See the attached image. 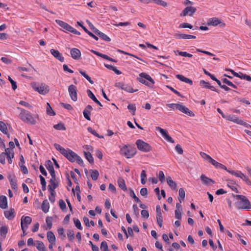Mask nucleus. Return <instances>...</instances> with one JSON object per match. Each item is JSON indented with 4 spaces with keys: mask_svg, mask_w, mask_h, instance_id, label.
<instances>
[{
    "mask_svg": "<svg viewBox=\"0 0 251 251\" xmlns=\"http://www.w3.org/2000/svg\"><path fill=\"white\" fill-rule=\"evenodd\" d=\"M91 51L94 53L95 54L99 56H100L104 59H105L106 60H108L109 59V57L108 56H107V55H105V54H102V53H101L98 51H97L96 50H91Z\"/></svg>",
    "mask_w": 251,
    "mask_h": 251,
    "instance_id": "47",
    "label": "nucleus"
},
{
    "mask_svg": "<svg viewBox=\"0 0 251 251\" xmlns=\"http://www.w3.org/2000/svg\"><path fill=\"white\" fill-rule=\"evenodd\" d=\"M36 248L40 251H46L45 246H44L43 243L41 241H37Z\"/></svg>",
    "mask_w": 251,
    "mask_h": 251,
    "instance_id": "43",
    "label": "nucleus"
},
{
    "mask_svg": "<svg viewBox=\"0 0 251 251\" xmlns=\"http://www.w3.org/2000/svg\"><path fill=\"white\" fill-rule=\"evenodd\" d=\"M19 116L23 121L27 124L31 125H35L36 124V121L34 118L30 114V113L26 110H22Z\"/></svg>",
    "mask_w": 251,
    "mask_h": 251,
    "instance_id": "3",
    "label": "nucleus"
},
{
    "mask_svg": "<svg viewBox=\"0 0 251 251\" xmlns=\"http://www.w3.org/2000/svg\"><path fill=\"white\" fill-rule=\"evenodd\" d=\"M176 77L181 80V81L184 82L185 83H188L190 85H192L193 83V81L192 80L188 78H187L181 75H176Z\"/></svg>",
    "mask_w": 251,
    "mask_h": 251,
    "instance_id": "24",
    "label": "nucleus"
},
{
    "mask_svg": "<svg viewBox=\"0 0 251 251\" xmlns=\"http://www.w3.org/2000/svg\"><path fill=\"white\" fill-rule=\"evenodd\" d=\"M121 152L126 158H130L136 154V151L135 149H129L126 145H125L121 149Z\"/></svg>",
    "mask_w": 251,
    "mask_h": 251,
    "instance_id": "6",
    "label": "nucleus"
},
{
    "mask_svg": "<svg viewBox=\"0 0 251 251\" xmlns=\"http://www.w3.org/2000/svg\"><path fill=\"white\" fill-rule=\"evenodd\" d=\"M68 92L71 100L74 101H77V96L76 87L73 84L70 85L68 87Z\"/></svg>",
    "mask_w": 251,
    "mask_h": 251,
    "instance_id": "9",
    "label": "nucleus"
},
{
    "mask_svg": "<svg viewBox=\"0 0 251 251\" xmlns=\"http://www.w3.org/2000/svg\"><path fill=\"white\" fill-rule=\"evenodd\" d=\"M67 236L70 241H73L75 239V233L73 230L69 229L67 231Z\"/></svg>",
    "mask_w": 251,
    "mask_h": 251,
    "instance_id": "37",
    "label": "nucleus"
},
{
    "mask_svg": "<svg viewBox=\"0 0 251 251\" xmlns=\"http://www.w3.org/2000/svg\"><path fill=\"white\" fill-rule=\"evenodd\" d=\"M151 2H153L163 7H167L168 6L167 3L162 0H144V3L145 4H148Z\"/></svg>",
    "mask_w": 251,
    "mask_h": 251,
    "instance_id": "17",
    "label": "nucleus"
},
{
    "mask_svg": "<svg viewBox=\"0 0 251 251\" xmlns=\"http://www.w3.org/2000/svg\"><path fill=\"white\" fill-rule=\"evenodd\" d=\"M234 182L233 180H228L227 186L233 191L238 193L237 188L234 185Z\"/></svg>",
    "mask_w": 251,
    "mask_h": 251,
    "instance_id": "40",
    "label": "nucleus"
},
{
    "mask_svg": "<svg viewBox=\"0 0 251 251\" xmlns=\"http://www.w3.org/2000/svg\"><path fill=\"white\" fill-rule=\"evenodd\" d=\"M200 84L201 86L205 88H208L209 86V83L203 80L200 81Z\"/></svg>",
    "mask_w": 251,
    "mask_h": 251,
    "instance_id": "64",
    "label": "nucleus"
},
{
    "mask_svg": "<svg viewBox=\"0 0 251 251\" xmlns=\"http://www.w3.org/2000/svg\"><path fill=\"white\" fill-rule=\"evenodd\" d=\"M45 166L48 169V170L49 171L50 176L51 175H55V171L54 169V167L52 164V163L51 161L50 160H47L46 162Z\"/></svg>",
    "mask_w": 251,
    "mask_h": 251,
    "instance_id": "19",
    "label": "nucleus"
},
{
    "mask_svg": "<svg viewBox=\"0 0 251 251\" xmlns=\"http://www.w3.org/2000/svg\"><path fill=\"white\" fill-rule=\"evenodd\" d=\"M156 220L158 226L161 227L162 226L163 218L162 215L156 216Z\"/></svg>",
    "mask_w": 251,
    "mask_h": 251,
    "instance_id": "60",
    "label": "nucleus"
},
{
    "mask_svg": "<svg viewBox=\"0 0 251 251\" xmlns=\"http://www.w3.org/2000/svg\"><path fill=\"white\" fill-rule=\"evenodd\" d=\"M7 233V228L6 226H2L0 228V233L1 236H4V238L5 237L6 233Z\"/></svg>",
    "mask_w": 251,
    "mask_h": 251,
    "instance_id": "57",
    "label": "nucleus"
},
{
    "mask_svg": "<svg viewBox=\"0 0 251 251\" xmlns=\"http://www.w3.org/2000/svg\"><path fill=\"white\" fill-rule=\"evenodd\" d=\"M51 178L50 180V185H48L49 191H54L55 189L57 187L58 185V182L56 181V176L51 175Z\"/></svg>",
    "mask_w": 251,
    "mask_h": 251,
    "instance_id": "12",
    "label": "nucleus"
},
{
    "mask_svg": "<svg viewBox=\"0 0 251 251\" xmlns=\"http://www.w3.org/2000/svg\"><path fill=\"white\" fill-rule=\"evenodd\" d=\"M32 88L34 90L42 95H45L49 92V86L44 83H42L40 86L34 85L32 86Z\"/></svg>",
    "mask_w": 251,
    "mask_h": 251,
    "instance_id": "8",
    "label": "nucleus"
},
{
    "mask_svg": "<svg viewBox=\"0 0 251 251\" xmlns=\"http://www.w3.org/2000/svg\"><path fill=\"white\" fill-rule=\"evenodd\" d=\"M51 54L57 59L61 62L64 61V58L62 56V54L57 50L54 49H51L50 50Z\"/></svg>",
    "mask_w": 251,
    "mask_h": 251,
    "instance_id": "15",
    "label": "nucleus"
},
{
    "mask_svg": "<svg viewBox=\"0 0 251 251\" xmlns=\"http://www.w3.org/2000/svg\"><path fill=\"white\" fill-rule=\"evenodd\" d=\"M140 77L137 80L141 83L145 84L150 88H152L154 81L151 76L146 73H141L139 74Z\"/></svg>",
    "mask_w": 251,
    "mask_h": 251,
    "instance_id": "2",
    "label": "nucleus"
},
{
    "mask_svg": "<svg viewBox=\"0 0 251 251\" xmlns=\"http://www.w3.org/2000/svg\"><path fill=\"white\" fill-rule=\"evenodd\" d=\"M32 222V219L29 216H22L21 219V224L28 225Z\"/></svg>",
    "mask_w": 251,
    "mask_h": 251,
    "instance_id": "32",
    "label": "nucleus"
},
{
    "mask_svg": "<svg viewBox=\"0 0 251 251\" xmlns=\"http://www.w3.org/2000/svg\"><path fill=\"white\" fill-rule=\"evenodd\" d=\"M201 179L202 181V183L205 185H209L211 184H214L215 183L214 180L210 178L207 177L204 175H201Z\"/></svg>",
    "mask_w": 251,
    "mask_h": 251,
    "instance_id": "20",
    "label": "nucleus"
},
{
    "mask_svg": "<svg viewBox=\"0 0 251 251\" xmlns=\"http://www.w3.org/2000/svg\"><path fill=\"white\" fill-rule=\"evenodd\" d=\"M79 73L83 75L91 84H93L94 81L91 79V77L82 70L79 71Z\"/></svg>",
    "mask_w": 251,
    "mask_h": 251,
    "instance_id": "45",
    "label": "nucleus"
},
{
    "mask_svg": "<svg viewBox=\"0 0 251 251\" xmlns=\"http://www.w3.org/2000/svg\"><path fill=\"white\" fill-rule=\"evenodd\" d=\"M185 196V192L183 188H181L179 189V198L178 201L180 203L182 202V200H183Z\"/></svg>",
    "mask_w": 251,
    "mask_h": 251,
    "instance_id": "38",
    "label": "nucleus"
},
{
    "mask_svg": "<svg viewBox=\"0 0 251 251\" xmlns=\"http://www.w3.org/2000/svg\"><path fill=\"white\" fill-rule=\"evenodd\" d=\"M53 127L56 130H66V127L64 126V125L61 123H60L58 124L54 125Z\"/></svg>",
    "mask_w": 251,
    "mask_h": 251,
    "instance_id": "41",
    "label": "nucleus"
},
{
    "mask_svg": "<svg viewBox=\"0 0 251 251\" xmlns=\"http://www.w3.org/2000/svg\"><path fill=\"white\" fill-rule=\"evenodd\" d=\"M84 155L90 163L92 164L94 163V158L90 152L84 151Z\"/></svg>",
    "mask_w": 251,
    "mask_h": 251,
    "instance_id": "35",
    "label": "nucleus"
},
{
    "mask_svg": "<svg viewBox=\"0 0 251 251\" xmlns=\"http://www.w3.org/2000/svg\"><path fill=\"white\" fill-rule=\"evenodd\" d=\"M224 118L227 120L232 121L237 124H242V120L238 118L235 115H226V116H224Z\"/></svg>",
    "mask_w": 251,
    "mask_h": 251,
    "instance_id": "13",
    "label": "nucleus"
},
{
    "mask_svg": "<svg viewBox=\"0 0 251 251\" xmlns=\"http://www.w3.org/2000/svg\"><path fill=\"white\" fill-rule=\"evenodd\" d=\"M174 37L176 39H189L190 35L182 33H176Z\"/></svg>",
    "mask_w": 251,
    "mask_h": 251,
    "instance_id": "34",
    "label": "nucleus"
},
{
    "mask_svg": "<svg viewBox=\"0 0 251 251\" xmlns=\"http://www.w3.org/2000/svg\"><path fill=\"white\" fill-rule=\"evenodd\" d=\"M99 176V173L97 170H92L91 177L93 180H97Z\"/></svg>",
    "mask_w": 251,
    "mask_h": 251,
    "instance_id": "44",
    "label": "nucleus"
},
{
    "mask_svg": "<svg viewBox=\"0 0 251 251\" xmlns=\"http://www.w3.org/2000/svg\"><path fill=\"white\" fill-rule=\"evenodd\" d=\"M197 9L193 6H187L181 12L180 15L181 17H185L186 16H192L196 12Z\"/></svg>",
    "mask_w": 251,
    "mask_h": 251,
    "instance_id": "10",
    "label": "nucleus"
},
{
    "mask_svg": "<svg viewBox=\"0 0 251 251\" xmlns=\"http://www.w3.org/2000/svg\"><path fill=\"white\" fill-rule=\"evenodd\" d=\"M222 81H223V83L227 84V85L231 86L234 88H237V86L235 85H234V84H233L232 82L228 80L227 79L223 78V79H222Z\"/></svg>",
    "mask_w": 251,
    "mask_h": 251,
    "instance_id": "52",
    "label": "nucleus"
},
{
    "mask_svg": "<svg viewBox=\"0 0 251 251\" xmlns=\"http://www.w3.org/2000/svg\"><path fill=\"white\" fill-rule=\"evenodd\" d=\"M200 154L203 159L207 160L209 163H211V160H212L213 159L209 155L202 152Z\"/></svg>",
    "mask_w": 251,
    "mask_h": 251,
    "instance_id": "54",
    "label": "nucleus"
},
{
    "mask_svg": "<svg viewBox=\"0 0 251 251\" xmlns=\"http://www.w3.org/2000/svg\"><path fill=\"white\" fill-rule=\"evenodd\" d=\"M7 207V198L4 196H0V207L5 209Z\"/></svg>",
    "mask_w": 251,
    "mask_h": 251,
    "instance_id": "23",
    "label": "nucleus"
},
{
    "mask_svg": "<svg viewBox=\"0 0 251 251\" xmlns=\"http://www.w3.org/2000/svg\"><path fill=\"white\" fill-rule=\"evenodd\" d=\"M129 196L131 197H132L133 199H134V201L136 202H138V203L141 202V201L139 200V199L137 197H136V196L135 195L134 191L131 188H129Z\"/></svg>",
    "mask_w": 251,
    "mask_h": 251,
    "instance_id": "39",
    "label": "nucleus"
},
{
    "mask_svg": "<svg viewBox=\"0 0 251 251\" xmlns=\"http://www.w3.org/2000/svg\"><path fill=\"white\" fill-rule=\"evenodd\" d=\"M180 104L179 103H170V104H167V106L170 108H173V109H176L178 110V106H179Z\"/></svg>",
    "mask_w": 251,
    "mask_h": 251,
    "instance_id": "62",
    "label": "nucleus"
},
{
    "mask_svg": "<svg viewBox=\"0 0 251 251\" xmlns=\"http://www.w3.org/2000/svg\"><path fill=\"white\" fill-rule=\"evenodd\" d=\"M236 198L239 200L235 203V207L238 209H251V204L248 199L243 195H237Z\"/></svg>",
    "mask_w": 251,
    "mask_h": 251,
    "instance_id": "1",
    "label": "nucleus"
},
{
    "mask_svg": "<svg viewBox=\"0 0 251 251\" xmlns=\"http://www.w3.org/2000/svg\"><path fill=\"white\" fill-rule=\"evenodd\" d=\"M46 222L47 225V229H50L52 226V218L50 217H47L46 219Z\"/></svg>",
    "mask_w": 251,
    "mask_h": 251,
    "instance_id": "51",
    "label": "nucleus"
},
{
    "mask_svg": "<svg viewBox=\"0 0 251 251\" xmlns=\"http://www.w3.org/2000/svg\"><path fill=\"white\" fill-rule=\"evenodd\" d=\"M167 182L168 185L173 190H176L177 187L176 183L173 180L170 176L167 177Z\"/></svg>",
    "mask_w": 251,
    "mask_h": 251,
    "instance_id": "28",
    "label": "nucleus"
},
{
    "mask_svg": "<svg viewBox=\"0 0 251 251\" xmlns=\"http://www.w3.org/2000/svg\"><path fill=\"white\" fill-rule=\"evenodd\" d=\"M87 130L88 131V132H90L93 135H95V136H96L99 138H103V136L99 135V134H98L95 130L92 129V128L91 127H88L87 128Z\"/></svg>",
    "mask_w": 251,
    "mask_h": 251,
    "instance_id": "46",
    "label": "nucleus"
},
{
    "mask_svg": "<svg viewBox=\"0 0 251 251\" xmlns=\"http://www.w3.org/2000/svg\"><path fill=\"white\" fill-rule=\"evenodd\" d=\"M50 207L49 203L47 200H44L41 205V209L45 213H47L49 211Z\"/></svg>",
    "mask_w": 251,
    "mask_h": 251,
    "instance_id": "33",
    "label": "nucleus"
},
{
    "mask_svg": "<svg viewBox=\"0 0 251 251\" xmlns=\"http://www.w3.org/2000/svg\"><path fill=\"white\" fill-rule=\"evenodd\" d=\"M71 56L74 59H78L80 57L81 52L80 51L76 48H73L70 51Z\"/></svg>",
    "mask_w": 251,
    "mask_h": 251,
    "instance_id": "18",
    "label": "nucleus"
},
{
    "mask_svg": "<svg viewBox=\"0 0 251 251\" xmlns=\"http://www.w3.org/2000/svg\"><path fill=\"white\" fill-rule=\"evenodd\" d=\"M0 130L5 134H7V127L5 124L2 122L0 121Z\"/></svg>",
    "mask_w": 251,
    "mask_h": 251,
    "instance_id": "36",
    "label": "nucleus"
},
{
    "mask_svg": "<svg viewBox=\"0 0 251 251\" xmlns=\"http://www.w3.org/2000/svg\"><path fill=\"white\" fill-rule=\"evenodd\" d=\"M93 110V108L90 105L86 106V108L83 111V114L85 119L88 121L91 120L90 115L91 112Z\"/></svg>",
    "mask_w": 251,
    "mask_h": 251,
    "instance_id": "16",
    "label": "nucleus"
},
{
    "mask_svg": "<svg viewBox=\"0 0 251 251\" xmlns=\"http://www.w3.org/2000/svg\"><path fill=\"white\" fill-rule=\"evenodd\" d=\"M59 205L60 206V208L62 210H64L66 209V205L65 202L62 200H60L59 201Z\"/></svg>",
    "mask_w": 251,
    "mask_h": 251,
    "instance_id": "61",
    "label": "nucleus"
},
{
    "mask_svg": "<svg viewBox=\"0 0 251 251\" xmlns=\"http://www.w3.org/2000/svg\"><path fill=\"white\" fill-rule=\"evenodd\" d=\"M47 113L49 115H55V113L52 110L51 107L50 106L49 103L47 102Z\"/></svg>",
    "mask_w": 251,
    "mask_h": 251,
    "instance_id": "42",
    "label": "nucleus"
},
{
    "mask_svg": "<svg viewBox=\"0 0 251 251\" xmlns=\"http://www.w3.org/2000/svg\"><path fill=\"white\" fill-rule=\"evenodd\" d=\"M99 37L102 40L105 41H107V42H109L110 41V38L108 37L106 34H105L104 33H102V32H101V33L100 34Z\"/></svg>",
    "mask_w": 251,
    "mask_h": 251,
    "instance_id": "59",
    "label": "nucleus"
},
{
    "mask_svg": "<svg viewBox=\"0 0 251 251\" xmlns=\"http://www.w3.org/2000/svg\"><path fill=\"white\" fill-rule=\"evenodd\" d=\"M127 108L131 110L132 112V115H134L135 114V112L136 111V106L134 104H129L127 106Z\"/></svg>",
    "mask_w": 251,
    "mask_h": 251,
    "instance_id": "58",
    "label": "nucleus"
},
{
    "mask_svg": "<svg viewBox=\"0 0 251 251\" xmlns=\"http://www.w3.org/2000/svg\"><path fill=\"white\" fill-rule=\"evenodd\" d=\"M155 129L157 131H159L162 137L166 140L167 141L173 143H174V140L172 139L171 137H170L167 133V130L164 129L159 126H157L155 127Z\"/></svg>",
    "mask_w": 251,
    "mask_h": 251,
    "instance_id": "11",
    "label": "nucleus"
},
{
    "mask_svg": "<svg viewBox=\"0 0 251 251\" xmlns=\"http://www.w3.org/2000/svg\"><path fill=\"white\" fill-rule=\"evenodd\" d=\"M178 110L190 117H194L195 116L194 113L191 110L181 104L178 106Z\"/></svg>",
    "mask_w": 251,
    "mask_h": 251,
    "instance_id": "14",
    "label": "nucleus"
},
{
    "mask_svg": "<svg viewBox=\"0 0 251 251\" xmlns=\"http://www.w3.org/2000/svg\"><path fill=\"white\" fill-rule=\"evenodd\" d=\"M115 86L128 93H133L138 90V89L134 90L131 86L120 82L115 83Z\"/></svg>",
    "mask_w": 251,
    "mask_h": 251,
    "instance_id": "7",
    "label": "nucleus"
},
{
    "mask_svg": "<svg viewBox=\"0 0 251 251\" xmlns=\"http://www.w3.org/2000/svg\"><path fill=\"white\" fill-rule=\"evenodd\" d=\"M49 191L50 193V195L49 196V200L51 203H53L55 200V192L54 191Z\"/></svg>",
    "mask_w": 251,
    "mask_h": 251,
    "instance_id": "53",
    "label": "nucleus"
},
{
    "mask_svg": "<svg viewBox=\"0 0 251 251\" xmlns=\"http://www.w3.org/2000/svg\"><path fill=\"white\" fill-rule=\"evenodd\" d=\"M77 24L79 25L83 29V30L85 31V32H86L90 37H92L93 38H94V39H95L96 40H98V37L97 36H96V35H95L93 33H92L91 32L89 31L85 26H84L80 22H77Z\"/></svg>",
    "mask_w": 251,
    "mask_h": 251,
    "instance_id": "27",
    "label": "nucleus"
},
{
    "mask_svg": "<svg viewBox=\"0 0 251 251\" xmlns=\"http://www.w3.org/2000/svg\"><path fill=\"white\" fill-rule=\"evenodd\" d=\"M100 250L102 251H110L108 249V245L105 241H103L101 243Z\"/></svg>",
    "mask_w": 251,
    "mask_h": 251,
    "instance_id": "49",
    "label": "nucleus"
},
{
    "mask_svg": "<svg viewBox=\"0 0 251 251\" xmlns=\"http://www.w3.org/2000/svg\"><path fill=\"white\" fill-rule=\"evenodd\" d=\"M227 172H228L229 174H231L232 175L236 177H240L241 179H243L244 181L246 182V183L248 185H251V181L249 179L248 176L244 175L243 173H242L240 171H230L229 170H227L226 171Z\"/></svg>",
    "mask_w": 251,
    "mask_h": 251,
    "instance_id": "5",
    "label": "nucleus"
},
{
    "mask_svg": "<svg viewBox=\"0 0 251 251\" xmlns=\"http://www.w3.org/2000/svg\"><path fill=\"white\" fill-rule=\"evenodd\" d=\"M8 178L10 181L11 188L16 190L17 189V185L15 176H9Z\"/></svg>",
    "mask_w": 251,
    "mask_h": 251,
    "instance_id": "21",
    "label": "nucleus"
},
{
    "mask_svg": "<svg viewBox=\"0 0 251 251\" xmlns=\"http://www.w3.org/2000/svg\"><path fill=\"white\" fill-rule=\"evenodd\" d=\"M146 174L145 170H142L141 174V182L142 184H145L146 183Z\"/></svg>",
    "mask_w": 251,
    "mask_h": 251,
    "instance_id": "48",
    "label": "nucleus"
},
{
    "mask_svg": "<svg viewBox=\"0 0 251 251\" xmlns=\"http://www.w3.org/2000/svg\"><path fill=\"white\" fill-rule=\"evenodd\" d=\"M118 184L119 187L124 191H126L127 190L125 181L123 178L119 177L118 179Z\"/></svg>",
    "mask_w": 251,
    "mask_h": 251,
    "instance_id": "25",
    "label": "nucleus"
},
{
    "mask_svg": "<svg viewBox=\"0 0 251 251\" xmlns=\"http://www.w3.org/2000/svg\"><path fill=\"white\" fill-rule=\"evenodd\" d=\"M73 220L75 226L79 230H82V227L80 221L78 219L75 218H74Z\"/></svg>",
    "mask_w": 251,
    "mask_h": 251,
    "instance_id": "50",
    "label": "nucleus"
},
{
    "mask_svg": "<svg viewBox=\"0 0 251 251\" xmlns=\"http://www.w3.org/2000/svg\"><path fill=\"white\" fill-rule=\"evenodd\" d=\"M221 23V21L217 18H210L208 21V24L213 26H216Z\"/></svg>",
    "mask_w": 251,
    "mask_h": 251,
    "instance_id": "31",
    "label": "nucleus"
},
{
    "mask_svg": "<svg viewBox=\"0 0 251 251\" xmlns=\"http://www.w3.org/2000/svg\"><path fill=\"white\" fill-rule=\"evenodd\" d=\"M211 164H212L213 166H214L216 168H221L223 170L227 171V169L225 165L217 162L214 159H212L211 160Z\"/></svg>",
    "mask_w": 251,
    "mask_h": 251,
    "instance_id": "30",
    "label": "nucleus"
},
{
    "mask_svg": "<svg viewBox=\"0 0 251 251\" xmlns=\"http://www.w3.org/2000/svg\"><path fill=\"white\" fill-rule=\"evenodd\" d=\"M87 94L88 96L93 101H95L97 99L90 90L88 89L87 90Z\"/></svg>",
    "mask_w": 251,
    "mask_h": 251,
    "instance_id": "55",
    "label": "nucleus"
},
{
    "mask_svg": "<svg viewBox=\"0 0 251 251\" xmlns=\"http://www.w3.org/2000/svg\"><path fill=\"white\" fill-rule=\"evenodd\" d=\"M8 80H9L12 85V89L14 90H15L17 88L16 82L15 81H14L9 76H8Z\"/></svg>",
    "mask_w": 251,
    "mask_h": 251,
    "instance_id": "63",
    "label": "nucleus"
},
{
    "mask_svg": "<svg viewBox=\"0 0 251 251\" xmlns=\"http://www.w3.org/2000/svg\"><path fill=\"white\" fill-rule=\"evenodd\" d=\"M136 144L139 150L145 152H149L151 149V146L148 143L140 139L136 141Z\"/></svg>",
    "mask_w": 251,
    "mask_h": 251,
    "instance_id": "4",
    "label": "nucleus"
},
{
    "mask_svg": "<svg viewBox=\"0 0 251 251\" xmlns=\"http://www.w3.org/2000/svg\"><path fill=\"white\" fill-rule=\"evenodd\" d=\"M47 235L48 240L50 243L54 244L55 242V237L52 231H48Z\"/></svg>",
    "mask_w": 251,
    "mask_h": 251,
    "instance_id": "26",
    "label": "nucleus"
},
{
    "mask_svg": "<svg viewBox=\"0 0 251 251\" xmlns=\"http://www.w3.org/2000/svg\"><path fill=\"white\" fill-rule=\"evenodd\" d=\"M77 154L72 150L70 151L66 158L71 162L75 161Z\"/></svg>",
    "mask_w": 251,
    "mask_h": 251,
    "instance_id": "22",
    "label": "nucleus"
},
{
    "mask_svg": "<svg viewBox=\"0 0 251 251\" xmlns=\"http://www.w3.org/2000/svg\"><path fill=\"white\" fill-rule=\"evenodd\" d=\"M14 209H11L9 210H6L4 211V216L8 220H12L14 217Z\"/></svg>",
    "mask_w": 251,
    "mask_h": 251,
    "instance_id": "29",
    "label": "nucleus"
},
{
    "mask_svg": "<svg viewBox=\"0 0 251 251\" xmlns=\"http://www.w3.org/2000/svg\"><path fill=\"white\" fill-rule=\"evenodd\" d=\"M179 28H189L190 29H192L193 28V26L187 23H183L179 25Z\"/></svg>",
    "mask_w": 251,
    "mask_h": 251,
    "instance_id": "56",
    "label": "nucleus"
}]
</instances>
